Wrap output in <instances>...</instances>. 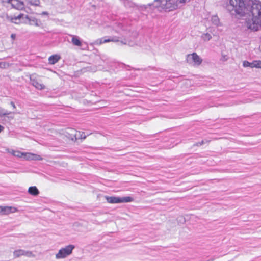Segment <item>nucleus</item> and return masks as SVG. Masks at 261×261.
Here are the masks:
<instances>
[{
    "instance_id": "1a4fd4ad",
    "label": "nucleus",
    "mask_w": 261,
    "mask_h": 261,
    "mask_svg": "<svg viewBox=\"0 0 261 261\" xmlns=\"http://www.w3.org/2000/svg\"><path fill=\"white\" fill-rule=\"evenodd\" d=\"M17 208L13 206H0V214L5 215H9L10 213H14L17 212Z\"/></svg>"
},
{
    "instance_id": "39448f33",
    "label": "nucleus",
    "mask_w": 261,
    "mask_h": 261,
    "mask_svg": "<svg viewBox=\"0 0 261 261\" xmlns=\"http://www.w3.org/2000/svg\"><path fill=\"white\" fill-rule=\"evenodd\" d=\"M7 18L10 22L17 24H20L22 22L27 23L25 21H22L24 19L28 20L29 24H32L31 20L28 18V16L23 14H20L17 16H7Z\"/></svg>"
},
{
    "instance_id": "aec40b11",
    "label": "nucleus",
    "mask_w": 261,
    "mask_h": 261,
    "mask_svg": "<svg viewBox=\"0 0 261 261\" xmlns=\"http://www.w3.org/2000/svg\"><path fill=\"white\" fill-rule=\"evenodd\" d=\"M252 64V62L250 63L248 61H245L243 62V66L244 67H251V68H253Z\"/></svg>"
},
{
    "instance_id": "dca6fc26",
    "label": "nucleus",
    "mask_w": 261,
    "mask_h": 261,
    "mask_svg": "<svg viewBox=\"0 0 261 261\" xmlns=\"http://www.w3.org/2000/svg\"><path fill=\"white\" fill-rule=\"evenodd\" d=\"M252 67L253 68H261V61L260 60H255L252 62Z\"/></svg>"
},
{
    "instance_id": "412c9836",
    "label": "nucleus",
    "mask_w": 261,
    "mask_h": 261,
    "mask_svg": "<svg viewBox=\"0 0 261 261\" xmlns=\"http://www.w3.org/2000/svg\"><path fill=\"white\" fill-rule=\"evenodd\" d=\"M202 37L204 40H208L211 38V35L208 33L204 34Z\"/></svg>"
},
{
    "instance_id": "393cba45",
    "label": "nucleus",
    "mask_w": 261,
    "mask_h": 261,
    "mask_svg": "<svg viewBox=\"0 0 261 261\" xmlns=\"http://www.w3.org/2000/svg\"><path fill=\"white\" fill-rule=\"evenodd\" d=\"M204 144V141H202L201 142H199L198 143L196 144L197 145H202Z\"/></svg>"
},
{
    "instance_id": "4be33fe9",
    "label": "nucleus",
    "mask_w": 261,
    "mask_h": 261,
    "mask_svg": "<svg viewBox=\"0 0 261 261\" xmlns=\"http://www.w3.org/2000/svg\"><path fill=\"white\" fill-rule=\"evenodd\" d=\"M31 3L32 5H34L35 6H38L40 4L39 0H34V2H33L32 0L31 1Z\"/></svg>"
},
{
    "instance_id": "4468645a",
    "label": "nucleus",
    "mask_w": 261,
    "mask_h": 261,
    "mask_svg": "<svg viewBox=\"0 0 261 261\" xmlns=\"http://www.w3.org/2000/svg\"><path fill=\"white\" fill-rule=\"evenodd\" d=\"M28 192L30 194L36 196L39 194V191L38 189L35 186L30 187L28 189Z\"/></svg>"
},
{
    "instance_id": "9d476101",
    "label": "nucleus",
    "mask_w": 261,
    "mask_h": 261,
    "mask_svg": "<svg viewBox=\"0 0 261 261\" xmlns=\"http://www.w3.org/2000/svg\"><path fill=\"white\" fill-rule=\"evenodd\" d=\"M7 2L15 9L22 10L24 8V3L22 1L19 0H8Z\"/></svg>"
},
{
    "instance_id": "f3484780",
    "label": "nucleus",
    "mask_w": 261,
    "mask_h": 261,
    "mask_svg": "<svg viewBox=\"0 0 261 261\" xmlns=\"http://www.w3.org/2000/svg\"><path fill=\"white\" fill-rule=\"evenodd\" d=\"M119 41L118 39H105L103 40H100L99 41V44H101L103 43H106L110 42H118Z\"/></svg>"
},
{
    "instance_id": "0eeeda50",
    "label": "nucleus",
    "mask_w": 261,
    "mask_h": 261,
    "mask_svg": "<svg viewBox=\"0 0 261 261\" xmlns=\"http://www.w3.org/2000/svg\"><path fill=\"white\" fill-rule=\"evenodd\" d=\"M32 84L37 89L43 90L46 87L40 77L36 74H32L30 77Z\"/></svg>"
},
{
    "instance_id": "f03ea898",
    "label": "nucleus",
    "mask_w": 261,
    "mask_h": 261,
    "mask_svg": "<svg viewBox=\"0 0 261 261\" xmlns=\"http://www.w3.org/2000/svg\"><path fill=\"white\" fill-rule=\"evenodd\" d=\"M63 135L66 141L71 142L83 140L86 138V135L84 132L72 128H68L65 129Z\"/></svg>"
},
{
    "instance_id": "5701e85b",
    "label": "nucleus",
    "mask_w": 261,
    "mask_h": 261,
    "mask_svg": "<svg viewBox=\"0 0 261 261\" xmlns=\"http://www.w3.org/2000/svg\"><path fill=\"white\" fill-rule=\"evenodd\" d=\"M11 38L13 40H14L16 38V35L15 34H12L11 35Z\"/></svg>"
},
{
    "instance_id": "2eb2a0df",
    "label": "nucleus",
    "mask_w": 261,
    "mask_h": 261,
    "mask_svg": "<svg viewBox=\"0 0 261 261\" xmlns=\"http://www.w3.org/2000/svg\"><path fill=\"white\" fill-rule=\"evenodd\" d=\"M71 42L72 43V44L73 45H74L75 46H79V47L82 46V42H81V40L76 36H73L72 37V39H71Z\"/></svg>"
},
{
    "instance_id": "cd10ccee",
    "label": "nucleus",
    "mask_w": 261,
    "mask_h": 261,
    "mask_svg": "<svg viewBox=\"0 0 261 261\" xmlns=\"http://www.w3.org/2000/svg\"><path fill=\"white\" fill-rule=\"evenodd\" d=\"M2 64V63H0V67L1 66Z\"/></svg>"
},
{
    "instance_id": "a878e982",
    "label": "nucleus",
    "mask_w": 261,
    "mask_h": 261,
    "mask_svg": "<svg viewBox=\"0 0 261 261\" xmlns=\"http://www.w3.org/2000/svg\"><path fill=\"white\" fill-rule=\"evenodd\" d=\"M4 127L3 126H2L1 125H0V133H1L2 130H4Z\"/></svg>"
},
{
    "instance_id": "423d86ee",
    "label": "nucleus",
    "mask_w": 261,
    "mask_h": 261,
    "mask_svg": "<svg viewBox=\"0 0 261 261\" xmlns=\"http://www.w3.org/2000/svg\"><path fill=\"white\" fill-rule=\"evenodd\" d=\"M247 25L248 29L257 31L261 27V18L252 16L251 20L247 22Z\"/></svg>"
},
{
    "instance_id": "bb28decb",
    "label": "nucleus",
    "mask_w": 261,
    "mask_h": 261,
    "mask_svg": "<svg viewBox=\"0 0 261 261\" xmlns=\"http://www.w3.org/2000/svg\"><path fill=\"white\" fill-rule=\"evenodd\" d=\"M223 58L224 61H226L227 59V58H226V56H224Z\"/></svg>"
},
{
    "instance_id": "f257e3e1",
    "label": "nucleus",
    "mask_w": 261,
    "mask_h": 261,
    "mask_svg": "<svg viewBox=\"0 0 261 261\" xmlns=\"http://www.w3.org/2000/svg\"><path fill=\"white\" fill-rule=\"evenodd\" d=\"M235 12L244 15L250 11L253 17L261 18V2L256 0H228Z\"/></svg>"
},
{
    "instance_id": "ddd939ff",
    "label": "nucleus",
    "mask_w": 261,
    "mask_h": 261,
    "mask_svg": "<svg viewBox=\"0 0 261 261\" xmlns=\"http://www.w3.org/2000/svg\"><path fill=\"white\" fill-rule=\"evenodd\" d=\"M60 59V56L58 55H54L49 57L48 62L50 64H55L57 63Z\"/></svg>"
},
{
    "instance_id": "f8f14e48",
    "label": "nucleus",
    "mask_w": 261,
    "mask_h": 261,
    "mask_svg": "<svg viewBox=\"0 0 261 261\" xmlns=\"http://www.w3.org/2000/svg\"><path fill=\"white\" fill-rule=\"evenodd\" d=\"M31 254H32L31 252L25 251L24 250H22V249H18V250H15L13 252V255L15 258H17L21 256L30 255Z\"/></svg>"
},
{
    "instance_id": "6ab92c4d",
    "label": "nucleus",
    "mask_w": 261,
    "mask_h": 261,
    "mask_svg": "<svg viewBox=\"0 0 261 261\" xmlns=\"http://www.w3.org/2000/svg\"><path fill=\"white\" fill-rule=\"evenodd\" d=\"M11 114V112L5 111L0 108V117L6 116Z\"/></svg>"
},
{
    "instance_id": "20e7f679",
    "label": "nucleus",
    "mask_w": 261,
    "mask_h": 261,
    "mask_svg": "<svg viewBox=\"0 0 261 261\" xmlns=\"http://www.w3.org/2000/svg\"><path fill=\"white\" fill-rule=\"evenodd\" d=\"M74 248V246L73 245H69L61 248L56 255V257L58 259L64 258L71 254Z\"/></svg>"
},
{
    "instance_id": "b1692460",
    "label": "nucleus",
    "mask_w": 261,
    "mask_h": 261,
    "mask_svg": "<svg viewBox=\"0 0 261 261\" xmlns=\"http://www.w3.org/2000/svg\"><path fill=\"white\" fill-rule=\"evenodd\" d=\"M10 104L12 106L13 109H15L16 108L15 103L13 101H11Z\"/></svg>"
},
{
    "instance_id": "a211bd4d",
    "label": "nucleus",
    "mask_w": 261,
    "mask_h": 261,
    "mask_svg": "<svg viewBox=\"0 0 261 261\" xmlns=\"http://www.w3.org/2000/svg\"><path fill=\"white\" fill-rule=\"evenodd\" d=\"M12 153L14 156L19 158H22L23 155V152H21L19 151H13Z\"/></svg>"
},
{
    "instance_id": "7ed1b4c3",
    "label": "nucleus",
    "mask_w": 261,
    "mask_h": 261,
    "mask_svg": "<svg viewBox=\"0 0 261 261\" xmlns=\"http://www.w3.org/2000/svg\"><path fill=\"white\" fill-rule=\"evenodd\" d=\"M105 198L108 203L111 204L130 202L134 200L133 198L130 196L119 197L106 196Z\"/></svg>"
},
{
    "instance_id": "6e6552de",
    "label": "nucleus",
    "mask_w": 261,
    "mask_h": 261,
    "mask_svg": "<svg viewBox=\"0 0 261 261\" xmlns=\"http://www.w3.org/2000/svg\"><path fill=\"white\" fill-rule=\"evenodd\" d=\"M187 62L189 63H194V65H199L201 64L202 59L195 53L188 54L186 58Z\"/></svg>"
},
{
    "instance_id": "9b49d317",
    "label": "nucleus",
    "mask_w": 261,
    "mask_h": 261,
    "mask_svg": "<svg viewBox=\"0 0 261 261\" xmlns=\"http://www.w3.org/2000/svg\"><path fill=\"white\" fill-rule=\"evenodd\" d=\"M27 160H42V158L39 155L30 152L23 153V157Z\"/></svg>"
}]
</instances>
